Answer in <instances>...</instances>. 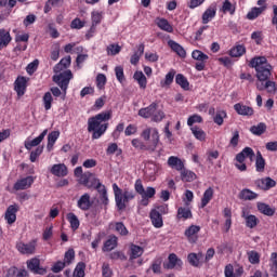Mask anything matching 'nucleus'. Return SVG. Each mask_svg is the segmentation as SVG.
Segmentation results:
<instances>
[{
	"label": "nucleus",
	"instance_id": "864d4df0",
	"mask_svg": "<svg viewBox=\"0 0 277 277\" xmlns=\"http://www.w3.org/2000/svg\"><path fill=\"white\" fill-rule=\"evenodd\" d=\"M104 14L103 11H93L91 13L92 25H101V23H103Z\"/></svg>",
	"mask_w": 277,
	"mask_h": 277
},
{
	"label": "nucleus",
	"instance_id": "680f3d73",
	"mask_svg": "<svg viewBox=\"0 0 277 277\" xmlns=\"http://www.w3.org/2000/svg\"><path fill=\"white\" fill-rule=\"evenodd\" d=\"M107 55H118L122 51V47L116 43H111L106 49Z\"/></svg>",
	"mask_w": 277,
	"mask_h": 277
},
{
	"label": "nucleus",
	"instance_id": "c756f323",
	"mask_svg": "<svg viewBox=\"0 0 277 277\" xmlns=\"http://www.w3.org/2000/svg\"><path fill=\"white\" fill-rule=\"evenodd\" d=\"M29 273L25 268L18 269L16 266H12L6 272V277H27Z\"/></svg>",
	"mask_w": 277,
	"mask_h": 277
},
{
	"label": "nucleus",
	"instance_id": "0eeeda50",
	"mask_svg": "<svg viewBox=\"0 0 277 277\" xmlns=\"http://www.w3.org/2000/svg\"><path fill=\"white\" fill-rule=\"evenodd\" d=\"M72 79V71L70 69H67L57 76L53 77L54 83H57V85L63 90L64 94H66V90H68V85L70 84V80Z\"/></svg>",
	"mask_w": 277,
	"mask_h": 277
},
{
	"label": "nucleus",
	"instance_id": "37998d69",
	"mask_svg": "<svg viewBox=\"0 0 277 277\" xmlns=\"http://www.w3.org/2000/svg\"><path fill=\"white\" fill-rule=\"evenodd\" d=\"M237 11V6L233 4L229 0H225L222 4L221 12L223 14H230V16L235 15V12Z\"/></svg>",
	"mask_w": 277,
	"mask_h": 277
},
{
	"label": "nucleus",
	"instance_id": "4d7b16f0",
	"mask_svg": "<svg viewBox=\"0 0 277 277\" xmlns=\"http://www.w3.org/2000/svg\"><path fill=\"white\" fill-rule=\"evenodd\" d=\"M72 277H85V263L79 262L77 264Z\"/></svg>",
	"mask_w": 277,
	"mask_h": 277
},
{
	"label": "nucleus",
	"instance_id": "7c9ffc66",
	"mask_svg": "<svg viewBox=\"0 0 277 277\" xmlns=\"http://www.w3.org/2000/svg\"><path fill=\"white\" fill-rule=\"evenodd\" d=\"M155 194H157V190L155 189V187L148 186L146 188V194L141 195V197H142V199H141L142 207H148V203L150 202L148 199L149 198H155Z\"/></svg>",
	"mask_w": 277,
	"mask_h": 277
},
{
	"label": "nucleus",
	"instance_id": "0e129e2a",
	"mask_svg": "<svg viewBox=\"0 0 277 277\" xmlns=\"http://www.w3.org/2000/svg\"><path fill=\"white\" fill-rule=\"evenodd\" d=\"M71 57L66 56L60 61V63L55 66L58 70H64L70 66Z\"/></svg>",
	"mask_w": 277,
	"mask_h": 277
},
{
	"label": "nucleus",
	"instance_id": "412c9836",
	"mask_svg": "<svg viewBox=\"0 0 277 277\" xmlns=\"http://www.w3.org/2000/svg\"><path fill=\"white\" fill-rule=\"evenodd\" d=\"M198 233H200L199 225H190L188 228L185 229L184 235L187 237L190 243H196L198 241Z\"/></svg>",
	"mask_w": 277,
	"mask_h": 277
},
{
	"label": "nucleus",
	"instance_id": "69168bd1",
	"mask_svg": "<svg viewBox=\"0 0 277 277\" xmlns=\"http://www.w3.org/2000/svg\"><path fill=\"white\" fill-rule=\"evenodd\" d=\"M111 261H127V255L122 251H115L109 254Z\"/></svg>",
	"mask_w": 277,
	"mask_h": 277
},
{
	"label": "nucleus",
	"instance_id": "a878e982",
	"mask_svg": "<svg viewBox=\"0 0 277 277\" xmlns=\"http://www.w3.org/2000/svg\"><path fill=\"white\" fill-rule=\"evenodd\" d=\"M168 47H170V49L173 50V52L176 53V55H179L180 57H187V52L185 51V48H183V45L179 44L176 41L169 40Z\"/></svg>",
	"mask_w": 277,
	"mask_h": 277
},
{
	"label": "nucleus",
	"instance_id": "f03ea898",
	"mask_svg": "<svg viewBox=\"0 0 277 277\" xmlns=\"http://www.w3.org/2000/svg\"><path fill=\"white\" fill-rule=\"evenodd\" d=\"M109 120H111V110L102 111L88 119V132L92 133V140H101L107 133Z\"/></svg>",
	"mask_w": 277,
	"mask_h": 277
},
{
	"label": "nucleus",
	"instance_id": "774afa93",
	"mask_svg": "<svg viewBox=\"0 0 277 277\" xmlns=\"http://www.w3.org/2000/svg\"><path fill=\"white\" fill-rule=\"evenodd\" d=\"M271 269L274 274H277V253L273 252L271 254Z\"/></svg>",
	"mask_w": 277,
	"mask_h": 277
},
{
	"label": "nucleus",
	"instance_id": "2f4dec72",
	"mask_svg": "<svg viewBox=\"0 0 277 277\" xmlns=\"http://www.w3.org/2000/svg\"><path fill=\"white\" fill-rule=\"evenodd\" d=\"M118 248V237L113 236L108 238L102 248L103 252H111V250H116Z\"/></svg>",
	"mask_w": 277,
	"mask_h": 277
},
{
	"label": "nucleus",
	"instance_id": "a19ab883",
	"mask_svg": "<svg viewBox=\"0 0 277 277\" xmlns=\"http://www.w3.org/2000/svg\"><path fill=\"white\" fill-rule=\"evenodd\" d=\"M174 77H176V70L170 69L166 75L164 80L160 81L161 88H170L171 83H174Z\"/></svg>",
	"mask_w": 277,
	"mask_h": 277
},
{
	"label": "nucleus",
	"instance_id": "5fc2aeb1",
	"mask_svg": "<svg viewBox=\"0 0 277 277\" xmlns=\"http://www.w3.org/2000/svg\"><path fill=\"white\" fill-rule=\"evenodd\" d=\"M60 138V131H52L48 135V150H51L55 146V142Z\"/></svg>",
	"mask_w": 277,
	"mask_h": 277
},
{
	"label": "nucleus",
	"instance_id": "423d86ee",
	"mask_svg": "<svg viewBox=\"0 0 277 277\" xmlns=\"http://www.w3.org/2000/svg\"><path fill=\"white\" fill-rule=\"evenodd\" d=\"M79 183L80 185L87 187V189H96V192L105 187V185L101 183V180L96 177V175H94V173L92 172L83 173V175L80 177Z\"/></svg>",
	"mask_w": 277,
	"mask_h": 277
},
{
	"label": "nucleus",
	"instance_id": "f704fd0d",
	"mask_svg": "<svg viewBox=\"0 0 277 277\" xmlns=\"http://www.w3.org/2000/svg\"><path fill=\"white\" fill-rule=\"evenodd\" d=\"M265 10H267V5L264 6H254L251 9V11L247 14V18L249 21H254L255 18H259V16H261L262 13L265 12Z\"/></svg>",
	"mask_w": 277,
	"mask_h": 277
},
{
	"label": "nucleus",
	"instance_id": "9b49d317",
	"mask_svg": "<svg viewBox=\"0 0 277 277\" xmlns=\"http://www.w3.org/2000/svg\"><path fill=\"white\" fill-rule=\"evenodd\" d=\"M163 267L164 269H177V272H181L183 269V260L176 253H171L168 256V263H164Z\"/></svg>",
	"mask_w": 277,
	"mask_h": 277
},
{
	"label": "nucleus",
	"instance_id": "4468645a",
	"mask_svg": "<svg viewBox=\"0 0 277 277\" xmlns=\"http://www.w3.org/2000/svg\"><path fill=\"white\" fill-rule=\"evenodd\" d=\"M93 205L94 201H92V197L88 193H84L77 201V207L80 211H90Z\"/></svg>",
	"mask_w": 277,
	"mask_h": 277
},
{
	"label": "nucleus",
	"instance_id": "bb28decb",
	"mask_svg": "<svg viewBox=\"0 0 277 277\" xmlns=\"http://www.w3.org/2000/svg\"><path fill=\"white\" fill-rule=\"evenodd\" d=\"M168 47H170V49L173 50V52L176 53V55H179L180 57H187V52L185 51V48H183V45L179 44L176 41L169 40Z\"/></svg>",
	"mask_w": 277,
	"mask_h": 277
},
{
	"label": "nucleus",
	"instance_id": "4c0bfd02",
	"mask_svg": "<svg viewBox=\"0 0 277 277\" xmlns=\"http://www.w3.org/2000/svg\"><path fill=\"white\" fill-rule=\"evenodd\" d=\"M144 254V248L137 245L130 246V261H135V259H140Z\"/></svg>",
	"mask_w": 277,
	"mask_h": 277
},
{
	"label": "nucleus",
	"instance_id": "2eb2a0df",
	"mask_svg": "<svg viewBox=\"0 0 277 277\" xmlns=\"http://www.w3.org/2000/svg\"><path fill=\"white\" fill-rule=\"evenodd\" d=\"M31 185H34V176L28 175L24 179L17 180L13 186V188L15 189V192H22L25 189H29V187H31Z\"/></svg>",
	"mask_w": 277,
	"mask_h": 277
},
{
	"label": "nucleus",
	"instance_id": "7ed1b4c3",
	"mask_svg": "<svg viewBox=\"0 0 277 277\" xmlns=\"http://www.w3.org/2000/svg\"><path fill=\"white\" fill-rule=\"evenodd\" d=\"M141 137L148 144H144V142L140 141V138L132 140V146L137 148L138 150H150L155 153L157 150V146H159V130L157 128H146L142 131Z\"/></svg>",
	"mask_w": 277,
	"mask_h": 277
},
{
	"label": "nucleus",
	"instance_id": "603ef678",
	"mask_svg": "<svg viewBox=\"0 0 277 277\" xmlns=\"http://www.w3.org/2000/svg\"><path fill=\"white\" fill-rule=\"evenodd\" d=\"M42 103L45 111H49L53 107V94L51 92H45L42 97Z\"/></svg>",
	"mask_w": 277,
	"mask_h": 277
},
{
	"label": "nucleus",
	"instance_id": "13d9d810",
	"mask_svg": "<svg viewBox=\"0 0 277 277\" xmlns=\"http://www.w3.org/2000/svg\"><path fill=\"white\" fill-rule=\"evenodd\" d=\"M97 194H100V200L104 207H107L109 205V197L107 196V187L103 186L97 190Z\"/></svg>",
	"mask_w": 277,
	"mask_h": 277
},
{
	"label": "nucleus",
	"instance_id": "49530a36",
	"mask_svg": "<svg viewBox=\"0 0 277 277\" xmlns=\"http://www.w3.org/2000/svg\"><path fill=\"white\" fill-rule=\"evenodd\" d=\"M240 200H256L259 194L252 192L251 189L245 188L239 194Z\"/></svg>",
	"mask_w": 277,
	"mask_h": 277
},
{
	"label": "nucleus",
	"instance_id": "58836bf2",
	"mask_svg": "<svg viewBox=\"0 0 277 277\" xmlns=\"http://www.w3.org/2000/svg\"><path fill=\"white\" fill-rule=\"evenodd\" d=\"M265 158H263V154L260 150L256 151L255 155V170L256 172H265Z\"/></svg>",
	"mask_w": 277,
	"mask_h": 277
},
{
	"label": "nucleus",
	"instance_id": "39448f33",
	"mask_svg": "<svg viewBox=\"0 0 277 277\" xmlns=\"http://www.w3.org/2000/svg\"><path fill=\"white\" fill-rule=\"evenodd\" d=\"M256 157V154H254V149L251 147H245L240 153L236 155V168L240 172H246L248 170V166L246 164V159H250L252 161Z\"/></svg>",
	"mask_w": 277,
	"mask_h": 277
},
{
	"label": "nucleus",
	"instance_id": "e433bc0d",
	"mask_svg": "<svg viewBox=\"0 0 277 277\" xmlns=\"http://www.w3.org/2000/svg\"><path fill=\"white\" fill-rule=\"evenodd\" d=\"M10 42H12V36H10V31L0 29V49H5Z\"/></svg>",
	"mask_w": 277,
	"mask_h": 277
},
{
	"label": "nucleus",
	"instance_id": "f3484780",
	"mask_svg": "<svg viewBox=\"0 0 277 277\" xmlns=\"http://www.w3.org/2000/svg\"><path fill=\"white\" fill-rule=\"evenodd\" d=\"M217 14V6L215 4L210 5L201 16L202 25H209Z\"/></svg>",
	"mask_w": 277,
	"mask_h": 277
},
{
	"label": "nucleus",
	"instance_id": "6e6552de",
	"mask_svg": "<svg viewBox=\"0 0 277 277\" xmlns=\"http://www.w3.org/2000/svg\"><path fill=\"white\" fill-rule=\"evenodd\" d=\"M15 248L17 252H19V254H26L27 256H31L32 254H36V248H38V240L32 239L27 243L19 241L16 243Z\"/></svg>",
	"mask_w": 277,
	"mask_h": 277
},
{
	"label": "nucleus",
	"instance_id": "8fccbe9b",
	"mask_svg": "<svg viewBox=\"0 0 277 277\" xmlns=\"http://www.w3.org/2000/svg\"><path fill=\"white\" fill-rule=\"evenodd\" d=\"M265 131H267V124H265V122H260L256 126H252L250 128V133L253 135H263Z\"/></svg>",
	"mask_w": 277,
	"mask_h": 277
},
{
	"label": "nucleus",
	"instance_id": "f8f14e48",
	"mask_svg": "<svg viewBox=\"0 0 277 277\" xmlns=\"http://www.w3.org/2000/svg\"><path fill=\"white\" fill-rule=\"evenodd\" d=\"M26 265L29 272H32V274H39V276H44V274H47V268L40 266V259L38 258L28 260Z\"/></svg>",
	"mask_w": 277,
	"mask_h": 277
},
{
	"label": "nucleus",
	"instance_id": "5701e85b",
	"mask_svg": "<svg viewBox=\"0 0 277 277\" xmlns=\"http://www.w3.org/2000/svg\"><path fill=\"white\" fill-rule=\"evenodd\" d=\"M47 133H49V130H43L42 133L35 137L31 141H25L24 146L26 150H31L36 146H40V143L47 137Z\"/></svg>",
	"mask_w": 277,
	"mask_h": 277
},
{
	"label": "nucleus",
	"instance_id": "dca6fc26",
	"mask_svg": "<svg viewBox=\"0 0 277 277\" xmlns=\"http://www.w3.org/2000/svg\"><path fill=\"white\" fill-rule=\"evenodd\" d=\"M234 110L238 116H247V118H251V116H254V108L243 104V103H237L234 105Z\"/></svg>",
	"mask_w": 277,
	"mask_h": 277
},
{
	"label": "nucleus",
	"instance_id": "393cba45",
	"mask_svg": "<svg viewBox=\"0 0 277 277\" xmlns=\"http://www.w3.org/2000/svg\"><path fill=\"white\" fill-rule=\"evenodd\" d=\"M168 166L173 170H177V172H182L185 169V163L176 156H170L168 158Z\"/></svg>",
	"mask_w": 277,
	"mask_h": 277
},
{
	"label": "nucleus",
	"instance_id": "b1692460",
	"mask_svg": "<svg viewBox=\"0 0 277 277\" xmlns=\"http://www.w3.org/2000/svg\"><path fill=\"white\" fill-rule=\"evenodd\" d=\"M241 217L246 221L247 228H256L259 226V217L254 214H248L246 210L242 211Z\"/></svg>",
	"mask_w": 277,
	"mask_h": 277
},
{
	"label": "nucleus",
	"instance_id": "ddd939ff",
	"mask_svg": "<svg viewBox=\"0 0 277 277\" xmlns=\"http://www.w3.org/2000/svg\"><path fill=\"white\" fill-rule=\"evenodd\" d=\"M29 78L24 76H18L14 81V90L17 96H25V92H27V82Z\"/></svg>",
	"mask_w": 277,
	"mask_h": 277
},
{
	"label": "nucleus",
	"instance_id": "79ce46f5",
	"mask_svg": "<svg viewBox=\"0 0 277 277\" xmlns=\"http://www.w3.org/2000/svg\"><path fill=\"white\" fill-rule=\"evenodd\" d=\"M67 221L70 224L71 230H78L79 226H81V222H79V217H77V214L69 212L66 215Z\"/></svg>",
	"mask_w": 277,
	"mask_h": 277
},
{
	"label": "nucleus",
	"instance_id": "bf43d9fd",
	"mask_svg": "<svg viewBox=\"0 0 277 277\" xmlns=\"http://www.w3.org/2000/svg\"><path fill=\"white\" fill-rule=\"evenodd\" d=\"M248 259L251 265H259L261 263V255L256 251H249Z\"/></svg>",
	"mask_w": 277,
	"mask_h": 277
},
{
	"label": "nucleus",
	"instance_id": "3c124183",
	"mask_svg": "<svg viewBox=\"0 0 277 277\" xmlns=\"http://www.w3.org/2000/svg\"><path fill=\"white\" fill-rule=\"evenodd\" d=\"M246 53V47L242 44L235 45L230 49V57H241Z\"/></svg>",
	"mask_w": 277,
	"mask_h": 277
},
{
	"label": "nucleus",
	"instance_id": "e2e57ef3",
	"mask_svg": "<svg viewBox=\"0 0 277 277\" xmlns=\"http://www.w3.org/2000/svg\"><path fill=\"white\" fill-rule=\"evenodd\" d=\"M115 230H117L121 237H127V235H129V229H127V226H124V223L122 222H117L115 224Z\"/></svg>",
	"mask_w": 277,
	"mask_h": 277
},
{
	"label": "nucleus",
	"instance_id": "1a4fd4ad",
	"mask_svg": "<svg viewBox=\"0 0 277 277\" xmlns=\"http://www.w3.org/2000/svg\"><path fill=\"white\" fill-rule=\"evenodd\" d=\"M192 57L197 62L195 65L196 70H198L199 72H202V70L207 68V61L209 60V55L205 54L200 50H194L192 52Z\"/></svg>",
	"mask_w": 277,
	"mask_h": 277
},
{
	"label": "nucleus",
	"instance_id": "20e7f679",
	"mask_svg": "<svg viewBox=\"0 0 277 277\" xmlns=\"http://www.w3.org/2000/svg\"><path fill=\"white\" fill-rule=\"evenodd\" d=\"M113 192L115 194V202L118 211H124L127 205H129L131 200H135V192L127 188L122 190L116 183L113 184Z\"/></svg>",
	"mask_w": 277,
	"mask_h": 277
},
{
	"label": "nucleus",
	"instance_id": "6e6d98bb",
	"mask_svg": "<svg viewBox=\"0 0 277 277\" xmlns=\"http://www.w3.org/2000/svg\"><path fill=\"white\" fill-rule=\"evenodd\" d=\"M224 118H228L226 110H219L213 117V122L219 127H222V124H224Z\"/></svg>",
	"mask_w": 277,
	"mask_h": 277
},
{
	"label": "nucleus",
	"instance_id": "de8ad7c7",
	"mask_svg": "<svg viewBox=\"0 0 277 277\" xmlns=\"http://www.w3.org/2000/svg\"><path fill=\"white\" fill-rule=\"evenodd\" d=\"M181 179H182L183 183H192L193 181H196L197 175L194 171L184 169L181 171Z\"/></svg>",
	"mask_w": 277,
	"mask_h": 277
},
{
	"label": "nucleus",
	"instance_id": "c85d7f7f",
	"mask_svg": "<svg viewBox=\"0 0 277 277\" xmlns=\"http://www.w3.org/2000/svg\"><path fill=\"white\" fill-rule=\"evenodd\" d=\"M144 43L137 45V50L133 53V55L130 58V64H132V66H137V64H140V57L144 55Z\"/></svg>",
	"mask_w": 277,
	"mask_h": 277
},
{
	"label": "nucleus",
	"instance_id": "a18cd8bd",
	"mask_svg": "<svg viewBox=\"0 0 277 277\" xmlns=\"http://www.w3.org/2000/svg\"><path fill=\"white\" fill-rule=\"evenodd\" d=\"M258 210L260 211V213H263V215H267L268 217H272L276 213V209L263 202L258 203Z\"/></svg>",
	"mask_w": 277,
	"mask_h": 277
},
{
	"label": "nucleus",
	"instance_id": "aec40b11",
	"mask_svg": "<svg viewBox=\"0 0 277 277\" xmlns=\"http://www.w3.org/2000/svg\"><path fill=\"white\" fill-rule=\"evenodd\" d=\"M16 213H18V205L14 203L8 207L4 214V220L8 224L12 225L16 222Z\"/></svg>",
	"mask_w": 277,
	"mask_h": 277
},
{
	"label": "nucleus",
	"instance_id": "72a5a7b5",
	"mask_svg": "<svg viewBox=\"0 0 277 277\" xmlns=\"http://www.w3.org/2000/svg\"><path fill=\"white\" fill-rule=\"evenodd\" d=\"M213 187H209L208 189L205 190L203 196L201 198L200 209H205V207H207V205H209L211 200H213Z\"/></svg>",
	"mask_w": 277,
	"mask_h": 277
},
{
	"label": "nucleus",
	"instance_id": "9d476101",
	"mask_svg": "<svg viewBox=\"0 0 277 277\" xmlns=\"http://www.w3.org/2000/svg\"><path fill=\"white\" fill-rule=\"evenodd\" d=\"M254 185L256 189H262V192H269V189L276 187V180L266 176L255 180Z\"/></svg>",
	"mask_w": 277,
	"mask_h": 277
},
{
	"label": "nucleus",
	"instance_id": "09e8293b",
	"mask_svg": "<svg viewBox=\"0 0 277 277\" xmlns=\"http://www.w3.org/2000/svg\"><path fill=\"white\" fill-rule=\"evenodd\" d=\"M175 83L182 88V90H189V80L183 75V74H177L175 76Z\"/></svg>",
	"mask_w": 277,
	"mask_h": 277
},
{
	"label": "nucleus",
	"instance_id": "c03bdc74",
	"mask_svg": "<svg viewBox=\"0 0 277 277\" xmlns=\"http://www.w3.org/2000/svg\"><path fill=\"white\" fill-rule=\"evenodd\" d=\"M202 259V252L189 253L187 255V261L192 267H200V260Z\"/></svg>",
	"mask_w": 277,
	"mask_h": 277
},
{
	"label": "nucleus",
	"instance_id": "4be33fe9",
	"mask_svg": "<svg viewBox=\"0 0 277 277\" xmlns=\"http://www.w3.org/2000/svg\"><path fill=\"white\" fill-rule=\"evenodd\" d=\"M150 222L155 228L163 227V216L157 209H153L149 213Z\"/></svg>",
	"mask_w": 277,
	"mask_h": 277
},
{
	"label": "nucleus",
	"instance_id": "338daca9",
	"mask_svg": "<svg viewBox=\"0 0 277 277\" xmlns=\"http://www.w3.org/2000/svg\"><path fill=\"white\" fill-rule=\"evenodd\" d=\"M72 261H75V249H68L65 252L63 262L66 263L67 265H70V263H72Z\"/></svg>",
	"mask_w": 277,
	"mask_h": 277
},
{
	"label": "nucleus",
	"instance_id": "f257e3e1",
	"mask_svg": "<svg viewBox=\"0 0 277 277\" xmlns=\"http://www.w3.org/2000/svg\"><path fill=\"white\" fill-rule=\"evenodd\" d=\"M249 68H254L258 79L255 85L260 92L266 91L268 94H276L277 83L272 79L273 67L265 56H254L248 64Z\"/></svg>",
	"mask_w": 277,
	"mask_h": 277
},
{
	"label": "nucleus",
	"instance_id": "473e14b6",
	"mask_svg": "<svg viewBox=\"0 0 277 277\" xmlns=\"http://www.w3.org/2000/svg\"><path fill=\"white\" fill-rule=\"evenodd\" d=\"M156 25L162 31H167V34H172L174 31V27H172L170 22L163 17L157 18Z\"/></svg>",
	"mask_w": 277,
	"mask_h": 277
},
{
	"label": "nucleus",
	"instance_id": "a211bd4d",
	"mask_svg": "<svg viewBox=\"0 0 277 277\" xmlns=\"http://www.w3.org/2000/svg\"><path fill=\"white\" fill-rule=\"evenodd\" d=\"M159 107V104L157 102L151 103L149 106L145 108H141L138 110V116L141 118H145V120H148V118H153L155 115V111H157V108Z\"/></svg>",
	"mask_w": 277,
	"mask_h": 277
},
{
	"label": "nucleus",
	"instance_id": "cd10ccee",
	"mask_svg": "<svg viewBox=\"0 0 277 277\" xmlns=\"http://www.w3.org/2000/svg\"><path fill=\"white\" fill-rule=\"evenodd\" d=\"M192 217H194V214L192 213V209L185 208V207H180L177 209L176 220L179 222H181V220L185 222L186 220H192Z\"/></svg>",
	"mask_w": 277,
	"mask_h": 277
},
{
	"label": "nucleus",
	"instance_id": "ea45409f",
	"mask_svg": "<svg viewBox=\"0 0 277 277\" xmlns=\"http://www.w3.org/2000/svg\"><path fill=\"white\" fill-rule=\"evenodd\" d=\"M133 79L137 81L141 90H146V85H148V80L146 79V76L143 71H135Z\"/></svg>",
	"mask_w": 277,
	"mask_h": 277
},
{
	"label": "nucleus",
	"instance_id": "052dcab7",
	"mask_svg": "<svg viewBox=\"0 0 277 277\" xmlns=\"http://www.w3.org/2000/svg\"><path fill=\"white\" fill-rule=\"evenodd\" d=\"M201 122H203L202 116L198 115V114H194L192 116L188 117L187 119V126L188 127H194V124H201Z\"/></svg>",
	"mask_w": 277,
	"mask_h": 277
},
{
	"label": "nucleus",
	"instance_id": "6ab92c4d",
	"mask_svg": "<svg viewBox=\"0 0 277 277\" xmlns=\"http://www.w3.org/2000/svg\"><path fill=\"white\" fill-rule=\"evenodd\" d=\"M50 172L53 174V176L64 179V176H68V167H66L64 163L53 164Z\"/></svg>",
	"mask_w": 277,
	"mask_h": 277
},
{
	"label": "nucleus",
	"instance_id": "c9c22d12",
	"mask_svg": "<svg viewBox=\"0 0 277 277\" xmlns=\"http://www.w3.org/2000/svg\"><path fill=\"white\" fill-rule=\"evenodd\" d=\"M190 131L194 137H196L199 142H207V132H205V130H202L200 127L194 126L190 128Z\"/></svg>",
	"mask_w": 277,
	"mask_h": 277
}]
</instances>
